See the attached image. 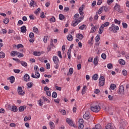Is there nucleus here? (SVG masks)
Here are the masks:
<instances>
[{
    "label": "nucleus",
    "mask_w": 129,
    "mask_h": 129,
    "mask_svg": "<svg viewBox=\"0 0 129 129\" xmlns=\"http://www.w3.org/2000/svg\"><path fill=\"white\" fill-rule=\"evenodd\" d=\"M53 61L54 64H58L59 63V58L57 56L54 55L53 56Z\"/></svg>",
    "instance_id": "nucleus-11"
},
{
    "label": "nucleus",
    "mask_w": 129,
    "mask_h": 129,
    "mask_svg": "<svg viewBox=\"0 0 129 129\" xmlns=\"http://www.w3.org/2000/svg\"><path fill=\"white\" fill-rule=\"evenodd\" d=\"M20 63L22 66H24V67H27V66H28V64L27 63V62H26V61H21L20 62Z\"/></svg>",
    "instance_id": "nucleus-30"
},
{
    "label": "nucleus",
    "mask_w": 129,
    "mask_h": 129,
    "mask_svg": "<svg viewBox=\"0 0 129 129\" xmlns=\"http://www.w3.org/2000/svg\"><path fill=\"white\" fill-rule=\"evenodd\" d=\"M46 93L47 96H51V92L49 91H46Z\"/></svg>",
    "instance_id": "nucleus-64"
},
{
    "label": "nucleus",
    "mask_w": 129,
    "mask_h": 129,
    "mask_svg": "<svg viewBox=\"0 0 129 129\" xmlns=\"http://www.w3.org/2000/svg\"><path fill=\"white\" fill-rule=\"evenodd\" d=\"M97 59H98V56H96L95 58H94L93 63L94 65H97L98 64V61H97Z\"/></svg>",
    "instance_id": "nucleus-20"
},
{
    "label": "nucleus",
    "mask_w": 129,
    "mask_h": 129,
    "mask_svg": "<svg viewBox=\"0 0 129 129\" xmlns=\"http://www.w3.org/2000/svg\"><path fill=\"white\" fill-rule=\"evenodd\" d=\"M110 88L111 89H112V90H114V89H115V87H116V86L113 84H111L110 85Z\"/></svg>",
    "instance_id": "nucleus-35"
},
{
    "label": "nucleus",
    "mask_w": 129,
    "mask_h": 129,
    "mask_svg": "<svg viewBox=\"0 0 129 129\" xmlns=\"http://www.w3.org/2000/svg\"><path fill=\"white\" fill-rule=\"evenodd\" d=\"M57 54H58V57H59L60 59H62V54L61 53V52L60 51H58L57 52Z\"/></svg>",
    "instance_id": "nucleus-57"
},
{
    "label": "nucleus",
    "mask_w": 129,
    "mask_h": 129,
    "mask_svg": "<svg viewBox=\"0 0 129 129\" xmlns=\"http://www.w3.org/2000/svg\"><path fill=\"white\" fill-rule=\"evenodd\" d=\"M114 10L117 11V12H118V13H121V12H120V6H119L117 3H116L115 4Z\"/></svg>",
    "instance_id": "nucleus-9"
},
{
    "label": "nucleus",
    "mask_w": 129,
    "mask_h": 129,
    "mask_svg": "<svg viewBox=\"0 0 129 129\" xmlns=\"http://www.w3.org/2000/svg\"><path fill=\"white\" fill-rule=\"evenodd\" d=\"M87 88V87L86 86H85L83 87V89L82 90V94L83 95V94H85V89Z\"/></svg>",
    "instance_id": "nucleus-34"
},
{
    "label": "nucleus",
    "mask_w": 129,
    "mask_h": 129,
    "mask_svg": "<svg viewBox=\"0 0 129 129\" xmlns=\"http://www.w3.org/2000/svg\"><path fill=\"white\" fill-rule=\"evenodd\" d=\"M84 9V5H83L82 7H80V8L79 9L80 15L81 16H83V14H84V12H83Z\"/></svg>",
    "instance_id": "nucleus-12"
},
{
    "label": "nucleus",
    "mask_w": 129,
    "mask_h": 129,
    "mask_svg": "<svg viewBox=\"0 0 129 129\" xmlns=\"http://www.w3.org/2000/svg\"><path fill=\"white\" fill-rule=\"evenodd\" d=\"M34 33L33 32H31L30 34H29V38H30L31 39H33V38L34 37Z\"/></svg>",
    "instance_id": "nucleus-50"
},
{
    "label": "nucleus",
    "mask_w": 129,
    "mask_h": 129,
    "mask_svg": "<svg viewBox=\"0 0 129 129\" xmlns=\"http://www.w3.org/2000/svg\"><path fill=\"white\" fill-rule=\"evenodd\" d=\"M17 49H20V48H24V45H23L22 44H18L17 45Z\"/></svg>",
    "instance_id": "nucleus-56"
},
{
    "label": "nucleus",
    "mask_w": 129,
    "mask_h": 129,
    "mask_svg": "<svg viewBox=\"0 0 129 129\" xmlns=\"http://www.w3.org/2000/svg\"><path fill=\"white\" fill-rule=\"evenodd\" d=\"M30 7L31 8H32V7L35 8V1L33 0H31V2L30 3Z\"/></svg>",
    "instance_id": "nucleus-39"
},
{
    "label": "nucleus",
    "mask_w": 129,
    "mask_h": 129,
    "mask_svg": "<svg viewBox=\"0 0 129 129\" xmlns=\"http://www.w3.org/2000/svg\"><path fill=\"white\" fill-rule=\"evenodd\" d=\"M69 11H70V9L69 8V7H66L64 8V12H69Z\"/></svg>",
    "instance_id": "nucleus-62"
},
{
    "label": "nucleus",
    "mask_w": 129,
    "mask_h": 129,
    "mask_svg": "<svg viewBox=\"0 0 129 129\" xmlns=\"http://www.w3.org/2000/svg\"><path fill=\"white\" fill-rule=\"evenodd\" d=\"M105 82V79L104 78V77L101 76L99 78V86H103V85H104Z\"/></svg>",
    "instance_id": "nucleus-3"
},
{
    "label": "nucleus",
    "mask_w": 129,
    "mask_h": 129,
    "mask_svg": "<svg viewBox=\"0 0 129 129\" xmlns=\"http://www.w3.org/2000/svg\"><path fill=\"white\" fill-rule=\"evenodd\" d=\"M68 41H72L73 40V36L71 34H69L67 37Z\"/></svg>",
    "instance_id": "nucleus-26"
},
{
    "label": "nucleus",
    "mask_w": 129,
    "mask_h": 129,
    "mask_svg": "<svg viewBox=\"0 0 129 129\" xmlns=\"http://www.w3.org/2000/svg\"><path fill=\"white\" fill-rule=\"evenodd\" d=\"M86 28V25L83 24V25L79 27L80 30H84Z\"/></svg>",
    "instance_id": "nucleus-41"
},
{
    "label": "nucleus",
    "mask_w": 129,
    "mask_h": 129,
    "mask_svg": "<svg viewBox=\"0 0 129 129\" xmlns=\"http://www.w3.org/2000/svg\"><path fill=\"white\" fill-rule=\"evenodd\" d=\"M32 117L30 116L29 117L28 116H25L24 117V121H27V120H30L31 119Z\"/></svg>",
    "instance_id": "nucleus-42"
},
{
    "label": "nucleus",
    "mask_w": 129,
    "mask_h": 129,
    "mask_svg": "<svg viewBox=\"0 0 129 129\" xmlns=\"http://www.w3.org/2000/svg\"><path fill=\"white\" fill-rule=\"evenodd\" d=\"M59 19L60 20V21H62V20H64V19H65V17L62 14H59Z\"/></svg>",
    "instance_id": "nucleus-36"
},
{
    "label": "nucleus",
    "mask_w": 129,
    "mask_h": 129,
    "mask_svg": "<svg viewBox=\"0 0 129 129\" xmlns=\"http://www.w3.org/2000/svg\"><path fill=\"white\" fill-rule=\"evenodd\" d=\"M31 77L32 78H36V79H38V78H40V73L37 72H35V74L34 75V74H32Z\"/></svg>",
    "instance_id": "nucleus-7"
},
{
    "label": "nucleus",
    "mask_w": 129,
    "mask_h": 129,
    "mask_svg": "<svg viewBox=\"0 0 129 129\" xmlns=\"http://www.w3.org/2000/svg\"><path fill=\"white\" fill-rule=\"evenodd\" d=\"M17 92L19 95H21V96H23L25 94V91H23V88L22 87H18Z\"/></svg>",
    "instance_id": "nucleus-4"
},
{
    "label": "nucleus",
    "mask_w": 129,
    "mask_h": 129,
    "mask_svg": "<svg viewBox=\"0 0 129 129\" xmlns=\"http://www.w3.org/2000/svg\"><path fill=\"white\" fill-rule=\"evenodd\" d=\"M113 1L114 0H107V4H108V5H111V4L113 3Z\"/></svg>",
    "instance_id": "nucleus-58"
},
{
    "label": "nucleus",
    "mask_w": 129,
    "mask_h": 129,
    "mask_svg": "<svg viewBox=\"0 0 129 129\" xmlns=\"http://www.w3.org/2000/svg\"><path fill=\"white\" fill-rule=\"evenodd\" d=\"M74 70H73V68H71L69 69V73L70 75H72V74H73V72H74Z\"/></svg>",
    "instance_id": "nucleus-45"
},
{
    "label": "nucleus",
    "mask_w": 129,
    "mask_h": 129,
    "mask_svg": "<svg viewBox=\"0 0 129 129\" xmlns=\"http://www.w3.org/2000/svg\"><path fill=\"white\" fill-rule=\"evenodd\" d=\"M114 22L115 24H118V25H120V21L117 20V19H115Z\"/></svg>",
    "instance_id": "nucleus-61"
},
{
    "label": "nucleus",
    "mask_w": 129,
    "mask_h": 129,
    "mask_svg": "<svg viewBox=\"0 0 129 129\" xmlns=\"http://www.w3.org/2000/svg\"><path fill=\"white\" fill-rule=\"evenodd\" d=\"M40 12H41V9L38 8V9L34 12V14H35V15H37V14H39V13H40Z\"/></svg>",
    "instance_id": "nucleus-49"
},
{
    "label": "nucleus",
    "mask_w": 129,
    "mask_h": 129,
    "mask_svg": "<svg viewBox=\"0 0 129 129\" xmlns=\"http://www.w3.org/2000/svg\"><path fill=\"white\" fill-rule=\"evenodd\" d=\"M77 25H78V23L77 21H76L75 22H73L72 23V26H73V27H76V26H77Z\"/></svg>",
    "instance_id": "nucleus-47"
},
{
    "label": "nucleus",
    "mask_w": 129,
    "mask_h": 129,
    "mask_svg": "<svg viewBox=\"0 0 129 129\" xmlns=\"http://www.w3.org/2000/svg\"><path fill=\"white\" fill-rule=\"evenodd\" d=\"M24 81H26V82H28V81H30L31 80V78H30V76H29L27 74H26L23 77Z\"/></svg>",
    "instance_id": "nucleus-6"
},
{
    "label": "nucleus",
    "mask_w": 129,
    "mask_h": 129,
    "mask_svg": "<svg viewBox=\"0 0 129 129\" xmlns=\"http://www.w3.org/2000/svg\"><path fill=\"white\" fill-rule=\"evenodd\" d=\"M9 79L11 83H14V82H15V77L11 76L9 78Z\"/></svg>",
    "instance_id": "nucleus-25"
},
{
    "label": "nucleus",
    "mask_w": 129,
    "mask_h": 129,
    "mask_svg": "<svg viewBox=\"0 0 129 129\" xmlns=\"http://www.w3.org/2000/svg\"><path fill=\"white\" fill-rule=\"evenodd\" d=\"M5 53H4V52L3 51L0 52V58H5Z\"/></svg>",
    "instance_id": "nucleus-43"
},
{
    "label": "nucleus",
    "mask_w": 129,
    "mask_h": 129,
    "mask_svg": "<svg viewBox=\"0 0 129 129\" xmlns=\"http://www.w3.org/2000/svg\"><path fill=\"white\" fill-rule=\"evenodd\" d=\"M12 110L14 111V112H17V111H18V108L16 106H12Z\"/></svg>",
    "instance_id": "nucleus-24"
},
{
    "label": "nucleus",
    "mask_w": 129,
    "mask_h": 129,
    "mask_svg": "<svg viewBox=\"0 0 129 129\" xmlns=\"http://www.w3.org/2000/svg\"><path fill=\"white\" fill-rule=\"evenodd\" d=\"M102 12H103V7H101L98 12H96V14H98L99 15H100L101 13H102Z\"/></svg>",
    "instance_id": "nucleus-23"
},
{
    "label": "nucleus",
    "mask_w": 129,
    "mask_h": 129,
    "mask_svg": "<svg viewBox=\"0 0 129 129\" xmlns=\"http://www.w3.org/2000/svg\"><path fill=\"white\" fill-rule=\"evenodd\" d=\"M33 32L35 33V34H39V29L36 27H34L33 28Z\"/></svg>",
    "instance_id": "nucleus-28"
},
{
    "label": "nucleus",
    "mask_w": 129,
    "mask_h": 129,
    "mask_svg": "<svg viewBox=\"0 0 129 129\" xmlns=\"http://www.w3.org/2000/svg\"><path fill=\"white\" fill-rule=\"evenodd\" d=\"M83 118H84V119H89V118H90V113L88 112H86L83 115Z\"/></svg>",
    "instance_id": "nucleus-8"
},
{
    "label": "nucleus",
    "mask_w": 129,
    "mask_h": 129,
    "mask_svg": "<svg viewBox=\"0 0 129 129\" xmlns=\"http://www.w3.org/2000/svg\"><path fill=\"white\" fill-rule=\"evenodd\" d=\"M67 55L69 60L71 59V49H69L67 52Z\"/></svg>",
    "instance_id": "nucleus-17"
},
{
    "label": "nucleus",
    "mask_w": 129,
    "mask_h": 129,
    "mask_svg": "<svg viewBox=\"0 0 129 129\" xmlns=\"http://www.w3.org/2000/svg\"><path fill=\"white\" fill-rule=\"evenodd\" d=\"M9 22H10V20L9 18H5L4 20V24H9Z\"/></svg>",
    "instance_id": "nucleus-44"
},
{
    "label": "nucleus",
    "mask_w": 129,
    "mask_h": 129,
    "mask_svg": "<svg viewBox=\"0 0 129 129\" xmlns=\"http://www.w3.org/2000/svg\"><path fill=\"white\" fill-rule=\"evenodd\" d=\"M78 18H79V14H76L74 16V19H75V20H76L77 19H78Z\"/></svg>",
    "instance_id": "nucleus-63"
},
{
    "label": "nucleus",
    "mask_w": 129,
    "mask_h": 129,
    "mask_svg": "<svg viewBox=\"0 0 129 129\" xmlns=\"http://www.w3.org/2000/svg\"><path fill=\"white\" fill-rule=\"evenodd\" d=\"M101 57L102 59H104V60H105V59H106V54H105V53H102L101 55Z\"/></svg>",
    "instance_id": "nucleus-53"
},
{
    "label": "nucleus",
    "mask_w": 129,
    "mask_h": 129,
    "mask_svg": "<svg viewBox=\"0 0 129 129\" xmlns=\"http://www.w3.org/2000/svg\"><path fill=\"white\" fill-rule=\"evenodd\" d=\"M122 73L124 76H126V75H127V72L125 70H123L122 72Z\"/></svg>",
    "instance_id": "nucleus-48"
},
{
    "label": "nucleus",
    "mask_w": 129,
    "mask_h": 129,
    "mask_svg": "<svg viewBox=\"0 0 129 129\" xmlns=\"http://www.w3.org/2000/svg\"><path fill=\"white\" fill-rule=\"evenodd\" d=\"M49 125L51 129H54L55 128V124L53 123V122L50 121L49 122Z\"/></svg>",
    "instance_id": "nucleus-27"
},
{
    "label": "nucleus",
    "mask_w": 129,
    "mask_h": 129,
    "mask_svg": "<svg viewBox=\"0 0 129 129\" xmlns=\"http://www.w3.org/2000/svg\"><path fill=\"white\" fill-rule=\"evenodd\" d=\"M26 108H27V106H20L19 107V111H20V112H22L23 111H24V110H25V109H26Z\"/></svg>",
    "instance_id": "nucleus-13"
},
{
    "label": "nucleus",
    "mask_w": 129,
    "mask_h": 129,
    "mask_svg": "<svg viewBox=\"0 0 129 129\" xmlns=\"http://www.w3.org/2000/svg\"><path fill=\"white\" fill-rule=\"evenodd\" d=\"M84 127V125L83 124H79V128L83 129Z\"/></svg>",
    "instance_id": "nucleus-59"
},
{
    "label": "nucleus",
    "mask_w": 129,
    "mask_h": 129,
    "mask_svg": "<svg viewBox=\"0 0 129 129\" xmlns=\"http://www.w3.org/2000/svg\"><path fill=\"white\" fill-rule=\"evenodd\" d=\"M78 122L79 124H83L84 123V120H83V119H80Z\"/></svg>",
    "instance_id": "nucleus-40"
},
{
    "label": "nucleus",
    "mask_w": 129,
    "mask_h": 129,
    "mask_svg": "<svg viewBox=\"0 0 129 129\" xmlns=\"http://www.w3.org/2000/svg\"><path fill=\"white\" fill-rule=\"evenodd\" d=\"M107 67L108 69H112V64L109 63L107 64Z\"/></svg>",
    "instance_id": "nucleus-54"
},
{
    "label": "nucleus",
    "mask_w": 129,
    "mask_h": 129,
    "mask_svg": "<svg viewBox=\"0 0 129 129\" xmlns=\"http://www.w3.org/2000/svg\"><path fill=\"white\" fill-rule=\"evenodd\" d=\"M41 54H43V51H41V52L34 51L33 52V55L34 56H41Z\"/></svg>",
    "instance_id": "nucleus-15"
},
{
    "label": "nucleus",
    "mask_w": 129,
    "mask_h": 129,
    "mask_svg": "<svg viewBox=\"0 0 129 129\" xmlns=\"http://www.w3.org/2000/svg\"><path fill=\"white\" fill-rule=\"evenodd\" d=\"M103 29H104V28L102 27L101 25V27L99 28V31H98V33L99 34H100V35H101V34L103 33Z\"/></svg>",
    "instance_id": "nucleus-21"
},
{
    "label": "nucleus",
    "mask_w": 129,
    "mask_h": 129,
    "mask_svg": "<svg viewBox=\"0 0 129 129\" xmlns=\"http://www.w3.org/2000/svg\"><path fill=\"white\" fill-rule=\"evenodd\" d=\"M123 93H124V89L123 88V86L122 85L119 87L118 94H123Z\"/></svg>",
    "instance_id": "nucleus-5"
},
{
    "label": "nucleus",
    "mask_w": 129,
    "mask_h": 129,
    "mask_svg": "<svg viewBox=\"0 0 129 129\" xmlns=\"http://www.w3.org/2000/svg\"><path fill=\"white\" fill-rule=\"evenodd\" d=\"M99 40H100V35H99L95 37L96 43H97V42H98Z\"/></svg>",
    "instance_id": "nucleus-37"
},
{
    "label": "nucleus",
    "mask_w": 129,
    "mask_h": 129,
    "mask_svg": "<svg viewBox=\"0 0 129 129\" xmlns=\"http://www.w3.org/2000/svg\"><path fill=\"white\" fill-rule=\"evenodd\" d=\"M77 38L78 39H79V40H82V39H83V38H84V36H83V35L79 33L77 35Z\"/></svg>",
    "instance_id": "nucleus-19"
},
{
    "label": "nucleus",
    "mask_w": 129,
    "mask_h": 129,
    "mask_svg": "<svg viewBox=\"0 0 129 129\" xmlns=\"http://www.w3.org/2000/svg\"><path fill=\"white\" fill-rule=\"evenodd\" d=\"M105 129H114L113 127V126L112 125V124L111 123H108L106 126Z\"/></svg>",
    "instance_id": "nucleus-14"
},
{
    "label": "nucleus",
    "mask_w": 129,
    "mask_h": 129,
    "mask_svg": "<svg viewBox=\"0 0 129 129\" xmlns=\"http://www.w3.org/2000/svg\"><path fill=\"white\" fill-rule=\"evenodd\" d=\"M66 121L67 123L69 124V125H71L72 126H73L74 124H73V121L72 120V119L69 118H67L66 119Z\"/></svg>",
    "instance_id": "nucleus-10"
},
{
    "label": "nucleus",
    "mask_w": 129,
    "mask_h": 129,
    "mask_svg": "<svg viewBox=\"0 0 129 129\" xmlns=\"http://www.w3.org/2000/svg\"><path fill=\"white\" fill-rule=\"evenodd\" d=\"M59 111L63 115L66 114V111L65 110H60Z\"/></svg>",
    "instance_id": "nucleus-51"
},
{
    "label": "nucleus",
    "mask_w": 129,
    "mask_h": 129,
    "mask_svg": "<svg viewBox=\"0 0 129 129\" xmlns=\"http://www.w3.org/2000/svg\"><path fill=\"white\" fill-rule=\"evenodd\" d=\"M49 21L50 23H55V22H56V19H55L54 16H52V18L49 19Z\"/></svg>",
    "instance_id": "nucleus-32"
},
{
    "label": "nucleus",
    "mask_w": 129,
    "mask_h": 129,
    "mask_svg": "<svg viewBox=\"0 0 129 129\" xmlns=\"http://www.w3.org/2000/svg\"><path fill=\"white\" fill-rule=\"evenodd\" d=\"M47 40H48V36H45L43 38L44 43H47Z\"/></svg>",
    "instance_id": "nucleus-55"
},
{
    "label": "nucleus",
    "mask_w": 129,
    "mask_h": 129,
    "mask_svg": "<svg viewBox=\"0 0 129 129\" xmlns=\"http://www.w3.org/2000/svg\"><path fill=\"white\" fill-rule=\"evenodd\" d=\"M18 54H19V52L17 51H12L11 53V56H17Z\"/></svg>",
    "instance_id": "nucleus-18"
},
{
    "label": "nucleus",
    "mask_w": 129,
    "mask_h": 129,
    "mask_svg": "<svg viewBox=\"0 0 129 129\" xmlns=\"http://www.w3.org/2000/svg\"><path fill=\"white\" fill-rule=\"evenodd\" d=\"M95 31H96L95 27H93L92 28V31H91L90 33H95Z\"/></svg>",
    "instance_id": "nucleus-60"
},
{
    "label": "nucleus",
    "mask_w": 129,
    "mask_h": 129,
    "mask_svg": "<svg viewBox=\"0 0 129 129\" xmlns=\"http://www.w3.org/2000/svg\"><path fill=\"white\" fill-rule=\"evenodd\" d=\"M90 109L92 110V111H94L95 112H98L100 110V106L99 105H96L95 106H92L90 108Z\"/></svg>",
    "instance_id": "nucleus-2"
},
{
    "label": "nucleus",
    "mask_w": 129,
    "mask_h": 129,
    "mask_svg": "<svg viewBox=\"0 0 129 129\" xmlns=\"http://www.w3.org/2000/svg\"><path fill=\"white\" fill-rule=\"evenodd\" d=\"M21 30L22 33H26V32H27V27H26L25 26H23L21 27Z\"/></svg>",
    "instance_id": "nucleus-16"
},
{
    "label": "nucleus",
    "mask_w": 129,
    "mask_h": 129,
    "mask_svg": "<svg viewBox=\"0 0 129 129\" xmlns=\"http://www.w3.org/2000/svg\"><path fill=\"white\" fill-rule=\"evenodd\" d=\"M52 97H53V98H56V97H57V93L56 92H53Z\"/></svg>",
    "instance_id": "nucleus-46"
},
{
    "label": "nucleus",
    "mask_w": 129,
    "mask_h": 129,
    "mask_svg": "<svg viewBox=\"0 0 129 129\" xmlns=\"http://www.w3.org/2000/svg\"><path fill=\"white\" fill-rule=\"evenodd\" d=\"M27 86H28V88H32V86H33V83L32 82L28 83L27 84Z\"/></svg>",
    "instance_id": "nucleus-38"
},
{
    "label": "nucleus",
    "mask_w": 129,
    "mask_h": 129,
    "mask_svg": "<svg viewBox=\"0 0 129 129\" xmlns=\"http://www.w3.org/2000/svg\"><path fill=\"white\" fill-rule=\"evenodd\" d=\"M109 22H105L104 24H103L101 25V26L102 27H103L104 28H105V27H108L109 26Z\"/></svg>",
    "instance_id": "nucleus-31"
},
{
    "label": "nucleus",
    "mask_w": 129,
    "mask_h": 129,
    "mask_svg": "<svg viewBox=\"0 0 129 129\" xmlns=\"http://www.w3.org/2000/svg\"><path fill=\"white\" fill-rule=\"evenodd\" d=\"M92 79L94 80H97V79H98V75H97V74H95L93 76Z\"/></svg>",
    "instance_id": "nucleus-33"
},
{
    "label": "nucleus",
    "mask_w": 129,
    "mask_h": 129,
    "mask_svg": "<svg viewBox=\"0 0 129 129\" xmlns=\"http://www.w3.org/2000/svg\"><path fill=\"white\" fill-rule=\"evenodd\" d=\"M92 129H102V127L99 124H96Z\"/></svg>",
    "instance_id": "nucleus-22"
},
{
    "label": "nucleus",
    "mask_w": 129,
    "mask_h": 129,
    "mask_svg": "<svg viewBox=\"0 0 129 129\" xmlns=\"http://www.w3.org/2000/svg\"><path fill=\"white\" fill-rule=\"evenodd\" d=\"M119 64H120V65H124V64H125V61H124V60L122 59H120L118 60Z\"/></svg>",
    "instance_id": "nucleus-29"
},
{
    "label": "nucleus",
    "mask_w": 129,
    "mask_h": 129,
    "mask_svg": "<svg viewBox=\"0 0 129 129\" xmlns=\"http://www.w3.org/2000/svg\"><path fill=\"white\" fill-rule=\"evenodd\" d=\"M122 26H123V28H124V29L127 28V24L126 23H122Z\"/></svg>",
    "instance_id": "nucleus-52"
},
{
    "label": "nucleus",
    "mask_w": 129,
    "mask_h": 129,
    "mask_svg": "<svg viewBox=\"0 0 129 129\" xmlns=\"http://www.w3.org/2000/svg\"><path fill=\"white\" fill-rule=\"evenodd\" d=\"M119 30V28L117 26H115L114 24H112L111 27L109 28V30L113 33H117V31Z\"/></svg>",
    "instance_id": "nucleus-1"
}]
</instances>
